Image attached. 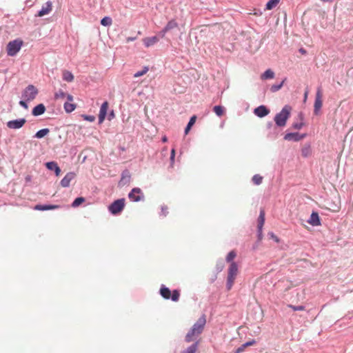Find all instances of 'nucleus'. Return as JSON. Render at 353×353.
Segmentation results:
<instances>
[{
  "label": "nucleus",
  "instance_id": "nucleus-1",
  "mask_svg": "<svg viewBox=\"0 0 353 353\" xmlns=\"http://www.w3.org/2000/svg\"><path fill=\"white\" fill-rule=\"evenodd\" d=\"M206 323L205 316L202 315L198 321L193 325L191 330L185 336V341L187 342H190L194 340L199 335H200L205 327Z\"/></svg>",
  "mask_w": 353,
  "mask_h": 353
},
{
  "label": "nucleus",
  "instance_id": "nucleus-2",
  "mask_svg": "<svg viewBox=\"0 0 353 353\" xmlns=\"http://www.w3.org/2000/svg\"><path fill=\"white\" fill-rule=\"evenodd\" d=\"M292 108L290 105H285L281 111L274 117V121L277 126L284 127L286 125L287 120L290 116Z\"/></svg>",
  "mask_w": 353,
  "mask_h": 353
},
{
  "label": "nucleus",
  "instance_id": "nucleus-3",
  "mask_svg": "<svg viewBox=\"0 0 353 353\" xmlns=\"http://www.w3.org/2000/svg\"><path fill=\"white\" fill-rule=\"evenodd\" d=\"M239 272L238 265L236 262H232L230 264V266L228 270V278H227V283L226 286L228 290H230L236 279V277Z\"/></svg>",
  "mask_w": 353,
  "mask_h": 353
},
{
  "label": "nucleus",
  "instance_id": "nucleus-4",
  "mask_svg": "<svg viewBox=\"0 0 353 353\" xmlns=\"http://www.w3.org/2000/svg\"><path fill=\"white\" fill-rule=\"evenodd\" d=\"M160 294L165 299H171L173 301H178L180 296V292L177 290H174L171 292L170 289L165 285H162L160 288Z\"/></svg>",
  "mask_w": 353,
  "mask_h": 353
},
{
  "label": "nucleus",
  "instance_id": "nucleus-5",
  "mask_svg": "<svg viewBox=\"0 0 353 353\" xmlns=\"http://www.w3.org/2000/svg\"><path fill=\"white\" fill-rule=\"evenodd\" d=\"M23 41L20 39H15L10 41L7 45V53L9 56L13 57L20 50Z\"/></svg>",
  "mask_w": 353,
  "mask_h": 353
},
{
  "label": "nucleus",
  "instance_id": "nucleus-6",
  "mask_svg": "<svg viewBox=\"0 0 353 353\" xmlns=\"http://www.w3.org/2000/svg\"><path fill=\"white\" fill-rule=\"evenodd\" d=\"M37 94V88L33 85H29L24 89L22 93V97L25 101H30L36 98Z\"/></svg>",
  "mask_w": 353,
  "mask_h": 353
},
{
  "label": "nucleus",
  "instance_id": "nucleus-7",
  "mask_svg": "<svg viewBox=\"0 0 353 353\" xmlns=\"http://www.w3.org/2000/svg\"><path fill=\"white\" fill-rule=\"evenodd\" d=\"M125 199H120L114 201L109 207V211L113 214H117L120 213L124 208Z\"/></svg>",
  "mask_w": 353,
  "mask_h": 353
},
{
  "label": "nucleus",
  "instance_id": "nucleus-8",
  "mask_svg": "<svg viewBox=\"0 0 353 353\" xmlns=\"http://www.w3.org/2000/svg\"><path fill=\"white\" fill-rule=\"evenodd\" d=\"M322 92L321 88H319L316 93V97H315V101L314 104V112L315 114H318L319 110H321L322 105H323V101H322Z\"/></svg>",
  "mask_w": 353,
  "mask_h": 353
},
{
  "label": "nucleus",
  "instance_id": "nucleus-9",
  "mask_svg": "<svg viewBox=\"0 0 353 353\" xmlns=\"http://www.w3.org/2000/svg\"><path fill=\"white\" fill-rule=\"evenodd\" d=\"M128 196L132 201L138 202L143 198V194L140 188H134L129 193Z\"/></svg>",
  "mask_w": 353,
  "mask_h": 353
},
{
  "label": "nucleus",
  "instance_id": "nucleus-10",
  "mask_svg": "<svg viewBox=\"0 0 353 353\" xmlns=\"http://www.w3.org/2000/svg\"><path fill=\"white\" fill-rule=\"evenodd\" d=\"M26 122V120L25 119L12 120L7 123V126L10 129H19L24 125Z\"/></svg>",
  "mask_w": 353,
  "mask_h": 353
},
{
  "label": "nucleus",
  "instance_id": "nucleus-11",
  "mask_svg": "<svg viewBox=\"0 0 353 353\" xmlns=\"http://www.w3.org/2000/svg\"><path fill=\"white\" fill-rule=\"evenodd\" d=\"M108 106H109V104H108V101H105L102 103V105L100 108L99 114V123H102L104 121L106 114H107Z\"/></svg>",
  "mask_w": 353,
  "mask_h": 353
},
{
  "label": "nucleus",
  "instance_id": "nucleus-12",
  "mask_svg": "<svg viewBox=\"0 0 353 353\" xmlns=\"http://www.w3.org/2000/svg\"><path fill=\"white\" fill-rule=\"evenodd\" d=\"M178 27V23L174 19H172L170 21L168 22L166 26L164 27V28L161 31L160 34L161 35V37H164L165 33L174 28H176Z\"/></svg>",
  "mask_w": 353,
  "mask_h": 353
},
{
  "label": "nucleus",
  "instance_id": "nucleus-13",
  "mask_svg": "<svg viewBox=\"0 0 353 353\" xmlns=\"http://www.w3.org/2000/svg\"><path fill=\"white\" fill-rule=\"evenodd\" d=\"M75 177V174L74 172H68L65 174V176L61 179L60 183L63 188H67L70 185V182Z\"/></svg>",
  "mask_w": 353,
  "mask_h": 353
},
{
  "label": "nucleus",
  "instance_id": "nucleus-14",
  "mask_svg": "<svg viewBox=\"0 0 353 353\" xmlns=\"http://www.w3.org/2000/svg\"><path fill=\"white\" fill-rule=\"evenodd\" d=\"M304 135L300 134L298 132L288 133L285 135L284 139L286 141H299L304 138Z\"/></svg>",
  "mask_w": 353,
  "mask_h": 353
},
{
  "label": "nucleus",
  "instance_id": "nucleus-15",
  "mask_svg": "<svg viewBox=\"0 0 353 353\" xmlns=\"http://www.w3.org/2000/svg\"><path fill=\"white\" fill-rule=\"evenodd\" d=\"M52 9V3L51 1H48L46 2V3L45 4V6H43L41 8V10L38 12V14L37 16L38 17H43L46 14H49L51 10Z\"/></svg>",
  "mask_w": 353,
  "mask_h": 353
},
{
  "label": "nucleus",
  "instance_id": "nucleus-16",
  "mask_svg": "<svg viewBox=\"0 0 353 353\" xmlns=\"http://www.w3.org/2000/svg\"><path fill=\"white\" fill-rule=\"evenodd\" d=\"M307 223L313 226L320 225L321 221H320L319 214L317 212H313L312 213V214L310 215V217L309 220L307 221Z\"/></svg>",
  "mask_w": 353,
  "mask_h": 353
},
{
  "label": "nucleus",
  "instance_id": "nucleus-17",
  "mask_svg": "<svg viewBox=\"0 0 353 353\" xmlns=\"http://www.w3.org/2000/svg\"><path fill=\"white\" fill-rule=\"evenodd\" d=\"M46 166L48 170H54L57 176L60 175L61 169L55 161L47 162Z\"/></svg>",
  "mask_w": 353,
  "mask_h": 353
},
{
  "label": "nucleus",
  "instance_id": "nucleus-18",
  "mask_svg": "<svg viewBox=\"0 0 353 353\" xmlns=\"http://www.w3.org/2000/svg\"><path fill=\"white\" fill-rule=\"evenodd\" d=\"M254 114L259 117H263L270 112L269 110L264 105H260L254 110Z\"/></svg>",
  "mask_w": 353,
  "mask_h": 353
},
{
  "label": "nucleus",
  "instance_id": "nucleus-19",
  "mask_svg": "<svg viewBox=\"0 0 353 353\" xmlns=\"http://www.w3.org/2000/svg\"><path fill=\"white\" fill-rule=\"evenodd\" d=\"M142 41L146 48H149L157 43L159 41V39L157 37L154 36L151 37L143 38Z\"/></svg>",
  "mask_w": 353,
  "mask_h": 353
},
{
  "label": "nucleus",
  "instance_id": "nucleus-20",
  "mask_svg": "<svg viewBox=\"0 0 353 353\" xmlns=\"http://www.w3.org/2000/svg\"><path fill=\"white\" fill-rule=\"evenodd\" d=\"M265 223V212L263 210L260 211V214L258 219V230L259 235L261 236L262 233V228Z\"/></svg>",
  "mask_w": 353,
  "mask_h": 353
},
{
  "label": "nucleus",
  "instance_id": "nucleus-21",
  "mask_svg": "<svg viewBox=\"0 0 353 353\" xmlns=\"http://www.w3.org/2000/svg\"><path fill=\"white\" fill-rule=\"evenodd\" d=\"M45 111H46L45 105L42 103H40V104L36 105L33 108L32 114L34 116H39V115L43 114L45 112Z\"/></svg>",
  "mask_w": 353,
  "mask_h": 353
},
{
  "label": "nucleus",
  "instance_id": "nucleus-22",
  "mask_svg": "<svg viewBox=\"0 0 353 353\" xmlns=\"http://www.w3.org/2000/svg\"><path fill=\"white\" fill-rule=\"evenodd\" d=\"M59 208L58 205H36L34 207L35 210H54Z\"/></svg>",
  "mask_w": 353,
  "mask_h": 353
},
{
  "label": "nucleus",
  "instance_id": "nucleus-23",
  "mask_svg": "<svg viewBox=\"0 0 353 353\" xmlns=\"http://www.w3.org/2000/svg\"><path fill=\"white\" fill-rule=\"evenodd\" d=\"M62 78L67 82H72L74 77L71 72L65 70L62 72Z\"/></svg>",
  "mask_w": 353,
  "mask_h": 353
},
{
  "label": "nucleus",
  "instance_id": "nucleus-24",
  "mask_svg": "<svg viewBox=\"0 0 353 353\" xmlns=\"http://www.w3.org/2000/svg\"><path fill=\"white\" fill-rule=\"evenodd\" d=\"M50 132V130L48 128H43L39 130L35 134L34 137L37 139H41L46 135H48Z\"/></svg>",
  "mask_w": 353,
  "mask_h": 353
},
{
  "label": "nucleus",
  "instance_id": "nucleus-25",
  "mask_svg": "<svg viewBox=\"0 0 353 353\" xmlns=\"http://www.w3.org/2000/svg\"><path fill=\"white\" fill-rule=\"evenodd\" d=\"M280 2V0H269L266 3L265 10H270L274 9Z\"/></svg>",
  "mask_w": 353,
  "mask_h": 353
},
{
  "label": "nucleus",
  "instance_id": "nucleus-26",
  "mask_svg": "<svg viewBox=\"0 0 353 353\" xmlns=\"http://www.w3.org/2000/svg\"><path fill=\"white\" fill-rule=\"evenodd\" d=\"M274 77V73L270 69L265 70V72L261 76V78L262 79H273Z\"/></svg>",
  "mask_w": 353,
  "mask_h": 353
},
{
  "label": "nucleus",
  "instance_id": "nucleus-27",
  "mask_svg": "<svg viewBox=\"0 0 353 353\" xmlns=\"http://www.w3.org/2000/svg\"><path fill=\"white\" fill-rule=\"evenodd\" d=\"M63 106L65 112L68 113L72 112L76 108V105L70 102H65Z\"/></svg>",
  "mask_w": 353,
  "mask_h": 353
},
{
  "label": "nucleus",
  "instance_id": "nucleus-28",
  "mask_svg": "<svg viewBox=\"0 0 353 353\" xmlns=\"http://www.w3.org/2000/svg\"><path fill=\"white\" fill-rule=\"evenodd\" d=\"M198 343H195L188 347L185 350H184L182 353H195L197 350Z\"/></svg>",
  "mask_w": 353,
  "mask_h": 353
},
{
  "label": "nucleus",
  "instance_id": "nucleus-29",
  "mask_svg": "<svg viewBox=\"0 0 353 353\" xmlns=\"http://www.w3.org/2000/svg\"><path fill=\"white\" fill-rule=\"evenodd\" d=\"M236 256V253L234 250L230 251L228 255L226 256L225 260L228 263H231L232 262H234V259Z\"/></svg>",
  "mask_w": 353,
  "mask_h": 353
},
{
  "label": "nucleus",
  "instance_id": "nucleus-30",
  "mask_svg": "<svg viewBox=\"0 0 353 353\" xmlns=\"http://www.w3.org/2000/svg\"><path fill=\"white\" fill-rule=\"evenodd\" d=\"M112 23V20L110 17H105L101 20V24L103 26H110Z\"/></svg>",
  "mask_w": 353,
  "mask_h": 353
},
{
  "label": "nucleus",
  "instance_id": "nucleus-31",
  "mask_svg": "<svg viewBox=\"0 0 353 353\" xmlns=\"http://www.w3.org/2000/svg\"><path fill=\"white\" fill-rule=\"evenodd\" d=\"M263 176L259 174H255L253 176L252 180L255 185H260L263 182Z\"/></svg>",
  "mask_w": 353,
  "mask_h": 353
},
{
  "label": "nucleus",
  "instance_id": "nucleus-32",
  "mask_svg": "<svg viewBox=\"0 0 353 353\" xmlns=\"http://www.w3.org/2000/svg\"><path fill=\"white\" fill-rule=\"evenodd\" d=\"M213 110L215 112V114L217 116H219V117H221L223 114V112H224V109L221 105H216V106H214V108H213Z\"/></svg>",
  "mask_w": 353,
  "mask_h": 353
},
{
  "label": "nucleus",
  "instance_id": "nucleus-33",
  "mask_svg": "<svg viewBox=\"0 0 353 353\" xmlns=\"http://www.w3.org/2000/svg\"><path fill=\"white\" fill-rule=\"evenodd\" d=\"M148 70H149V68L148 66H145L141 71L136 72L134 74V78L140 77L145 74L148 72Z\"/></svg>",
  "mask_w": 353,
  "mask_h": 353
},
{
  "label": "nucleus",
  "instance_id": "nucleus-34",
  "mask_svg": "<svg viewBox=\"0 0 353 353\" xmlns=\"http://www.w3.org/2000/svg\"><path fill=\"white\" fill-rule=\"evenodd\" d=\"M65 96L66 93L61 90H59L54 94V98L57 100L64 99L65 98Z\"/></svg>",
  "mask_w": 353,
  "mask_h": 353
},
{
  "label": "nucleus",
  "instance_id": "nucleus-35",
  "mask_svg": "<svg viewBox=\"0 0 353 353\" xmlns=\"http://www.w3.org/2000/svg\"><path fill=\"white\" fill-rule=\"evenodd\" d=\"M85 201V199L83 197H77L74 199L73 203H72V206L73 208H77L79 205H80L81 203H83Z\"/></svg>",
  "mask_w": 353,
  "mask_h": 353
},
{
  "label": "nucleus",
  "instance_id": "nucleus-36",
  "mask_svg": "<svg viewBox=\"0 0 353 353\" xmlns=\"http://www.w3.org/2000/svg\"><path fill=\"white\" fill-rule=\"evenodd\" d=\"M284 81H285V80H283L280 84H278V85H272L270 88V90L272 92H275L279 90L282 88Z\"/></svg>",
  "mask_w": 353,
  "mask_h": 353
},
{
  "label": "nucleus",
  "instance_id": "nucleus-37",
  "mask_svg": "<svg viewBox=\"0 0 353 353\" xmlns=\"http://www.w3.org/2000/svg\"><path fill=\"white\" fill-rule=\"evenodd\" d=\"M288 306L289 307L292 308L294 311H303V310H305V307L303 306V305L295 306V305L290 304Z\"/></svg>",
  "mask_w": 353,
  "mask_h": 353
},
{
  "label": "nucleus",
  "instance_id": "nucleus-38",
  "mask_svg": "<svg viewBox=\"0 0 353 353\" xmlns=\"http://www.w3.org/2000/svg\"><path fill=\"white\" fill-rule=\"evenodd\" d=\"M196 120V116H195V115L192 116L190 118L188 125H189L190 126H192L195 123Z\"/></svg>",
  "mask_w": 353,
  "mask_h": 353
},
{
  "label": "nucleus",
  "instance_id": "nucleus-39",
  "mask_svg": "<svg viewBox=\"0 0 353 353\" xmlns=\"http://www.w3.org/2000/svg\"><path fill=\"white\" fill-rule=\"evenodd\" d=\"M174 157H175V150L174 149H172L171 150V154H170V161H171V164L172 165H173L174 163Z\"/></svg>",
  "mask_w": 353,
  "mask_h": 353
},
{
  "label": "nucleus",
  "instance_id": "nucleus-40",
  "mask_svg": "<svg viewBox=\"0 0 353 353\" xmlns=\"http://www.w3.org/2000/svg\"><path fill=\"white\" fill-rule=\"evenodd\" d=\"M84 119L85 120H87L88 121H90V122H92L94 121L95 119V117L94 116H88V115H85L84 116Z\"/></svg>",
  "mask_w": 353,
  "mask_h": 353
},
{
  "label": "nucleus",
  "instance_id": "nucleus-41",
  "mask_svg": "<svg viewBox=\"0 0 353 353\" xmlns=\"http://www.w3.org/2000/svg\"><path fill=\"white\" fill-rule=\"evenodd\" d=\"M255 343H256V341L255 340H252V341H248L245 343H244V346H245L247 347L248 346L253 345Z\"/></svg>",
  "mask_w": 353,
  "mask_h": 353
},
{
  "label": "nucleus",
  "instance_id": "nucleus-42",
  "mask_svg": "<svg viewBox=\"0 0 353 353\" xmlns=\"http://www.w3.org/2000/svg\"><path fill=\"white\" fill-rule=\"evenodd\" d=\"M270 237L274 241H276V243H279V239L277 236H276L274 233H270Z\"/></svg>",
  "mask_w": 353,
  "mask_h": 353
},
{
  "label": "nucleus",
  "instance_id": "nucleus-43",
  "mask_svg": "<svg viewBox=\"0 0 353 353\" xmlns=\"http://www.w3.org/2000/svg\"><path fill=\"white\" fill-rule=\"evenodd\" d=\"M19 104H20V105L23 107L25 109L28 108V104L26 103V101H23V100L20 101Z\"/></svg>",
  "mask_w": 353,
  "mask_h": 353
},
{
  "label": "nucleus",
  "instance_id": "nucleus-44",
  "mask_svg": "<svg viewBox=\"0 0 353 353\" xmlns=\"http://www.w3.org/2000/svg\"><path fill=\"white\" fill-rule=\"evenodd\" d=\"M302 126H303V123H294L293 124V128L294 129L299 130V129H301L302 128Z\"/></svg>",
  "mask_w": 353,
  "mask_h": 353
},
{
  "label": "nucleus",
  "instance_id": "nucleus-45",
  "mask_svg": "<svg viewBox=\"0 0 353 353\" xmlns=\"http://www.w3.org/2000/svg\"><path fill=\"white\" fill-rule=\"evenodd\" d=\"M65 97L67 98V99L68 101V102L70 103L71 101H73V97L70 94H66Z\"/></svg>",
  "mask_w": 353,
  "mask_h": 353
},
{
  "label": "nucleus",
  "instance_id": "nucleus-46",
  "mask_svg": "<svg viewBox=\"0 0 353 353\" xmlns=\"http://www.w3.org/2000/svg\"><path fill=\"white\" fill-rule=\"evenodd\" d=\"M245 348H246V347H245V346H244V344H243L241 347H239L237 349V350H238L240 353H241V352H243L245 350Z\"/></svg>",
  "mask_w": 353,
  "mask_h": 353
},
{
  "label": "nucleus",
  "instance_id": "nucleus-47",
  "mask_svg": "<svg viewBox=\"0 0 353 353\" xmlns=\"http://www.w3.org/2000/svg\"><path fill=\"white\" fill-rule=\"evenodd\" d=\"M192 126H190L189 125H187L185 129V134H188L189 131L190 130Z\"/></svg>",
  "mask_w": 353,
  "mask_h": 353
},
{
  "label": "nucleus",
  "instance_id": "nucleus-48",
  "mask_svg": "<svg viewBox=\"0 0 353 353\" xmlns=\"http://www.w3.org/2000/svg\"><path fill=\"white\" fill-rule=\"evenodd\" d=\"M307 95H308V90H306L305 93H304V99H303V101L305 102L307 99Z\"/></svg>",
  "mask_w": 353,
  "mask_h": 353
},
{
  "label": "nucleus",
  "instance_id": "nucleus-49",
  "mask_svg": "<svg viewBox=\"0 0 353 353\" xmlns=\"http://www.w3.org/2000/svg\"><path fill=\"white\" fill-rule=\"evenodd\" d=\"M136 39V37H128L126 39V41L128 43V42H130V41H134Z\"/></svg>",
  "mask_w": 353,
  "mask_h": 353
},
{
  "label": "nucleus",
  "instance_id": "nucleus-50",
  "mask_svg": "<svg viewBox=\"0 0 353 353\" xmlns=\"http://www.w3.org/2000/svg\"><path fill=\"white\" fill-rule=\"evenodd\" d=\"M114 112H113V111H112V112H110V115H109V118H108V119H109V120H111V119H112V118H114Z\"/></svg>",
  "mask_w": 353,
  "mask_h": 353
},
{
  "label": "nucleus",
  "instance_id": "nucleus-51",
  "mask_svg": "<svg viewBox=\"0 0 353 353\" xmlns=\"http://www.w3.org/2000/svg\"><path fill=\"white\" fill-rule=\"evenodd\" d=\"M162 141H163V142H167V141H168L167 137H163Z\"/></svg>",
  "mask_w": 353,
  "mask_h": 353
},
{
  "label": "nucleus",
  "instance_id": "nucleus-52",
  "mask_svg": "<svg viewBox=\"0 0 353 353\" xmlns=\"http://www.w3.org/2000/svg\"><path fill=\"white\" fill-rule=\"evenodd\" d=\"M321 1H323V2H327V1H331L332 0H321Z\"/></svg>",
  "mask_w": 353,
  "mask_h": 353
},
{
  "label": "nucleus",
  "instance_id": "nucleus-53",
  "mask_svg": "<svg viewBox=\"0 0 353 353\" xmlns=\"http://www.w3.org/2000/svg\"><path fill=\"white\" fill-rule=\"evenodd\" d=\"M301 52H305V50H301Z\"/></svg>",
  "mask_w": 353,
  "mask_h": 353
},
{
  "label": "nucleus",
  "instance_id": "nucleus-54",
  "mask_svg": "<svg viewBox=\"0 0 353 353\" xmlns=\"http://www.w3.org/2000/svg\"><path fill=\"white\" fill-rule=\"evenodd\" d=\"M234 353H240V352L236 350Z\"/></svg>",
  "mask_w": 353,
  "mask_h": 353
}]
</instances>
